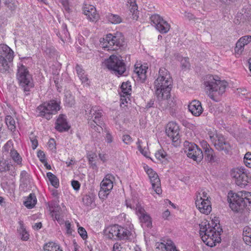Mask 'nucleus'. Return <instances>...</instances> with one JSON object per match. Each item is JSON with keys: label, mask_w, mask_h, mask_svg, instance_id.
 Returning a JSON list of instances; mask_svg holds the SVG:
<instances>
[{"label": "nucleus", "mask_w": 251, "mask_h": 251, "mask_svg": "<svg viewBox=\"0 0 251 251\" xmlns=\"http://www.w3.org/2000/svg\"><path fill=\"white\" fill-rule=\"evenodd\" d=\"M243 239L245 243L251 246V228L246 226L243 231Z\"/></svg>", "instance_id": "33"}, {"label": "nucleus", "mask_w": 251, "mask_h": 251, "mask_svg": "<svg viewBox=\"0 0 251 251\" xmlns=\"http://www.w3.org/2000/svg\"><path fill=\"white\" fill-rule=\"evenodd\" d=\"M241 42H242V44L244 46L248 45L251 42V35H246L241 37L239 39Z\"/></svg>", "instance_id": "47"}, {"label": "nucleus", "mask_w": 251, "mask_h": 251, "mask_svg": "<svg viewBox=\"0 0 251 251\" xmlns=\"http://www.w3.org/2000/svg\"><path fill=\"white\" fill-rule=\"evenodd\" d=\"M49 147L51 149H55V142L52 138L50 139L48 142Z\"/></svg>", "instance_id": "60"}, {"label": "nucleus", "mask_w": 251, "mask_h": 251, "mask_svg": "<svg viewBox=\"0 0 251 251\" xmlns=\"http://www.w3.org/2000/svg\"><path fill=\"white\" fill-rule=\"evenodd\" d=\"M104 65L117 75H122L126 71V65L121 56L111 55L104 61Z\"/></svg>", "instance_id": "8"}, {"label": "nucleus", "mask_w": 251, "mask_h": 251, "mask_svg": "<svg viewBox=\"0 0 251 251\" xmlns=\"http://www.w3.org/2000/svg\"><path fill=\"white\" fill-rule=\"evenodd\" d=\"M78 233L83 240L86 239L87 238V232L83 227H78Z\"/></svg>", "instance_id": "48"}, {"label": "nucleus", "mask_w": 251, "mask_h": 251, "mask_svg": "<svg viewBox=\"0 0 251 251\" xmlns=\"http://www.w3.org/2000/svg\"><path fill=\"white\" fill-rule=\"evenodd\" d=\"M166 155V152L161 150L158 151L155 154L156 158L160 160L164 158Z\"/></svg>", "instance_id": "50"}, {"label": "nucleus", "mask_w": 251, "mask_h": 251, "mask_svg": "<svg viewBox=\"0 0 251 251\" xmlns=\"http://www.w3.org/2000/svg\"><path fill=\"white\" fill-rule=\"evenodd\" d=\"M151 183L152 185V188L157 194H160L162 192L161 188L160 180L159 176L156 173L152 177L150 178Z\"/></svg>", "instance_id": "25"}, {"label": "nucleus", "mask_w": 251, "mask_h": 251, "mask_svg": "<svg viewBox=\"0 0 251 251\" xmlns=\"http://www.w3.org/2000/svg\"><path fill=\"white\" fill-rule=\"evenodd\" d=\"M127 6L129 7L130 13L132 14V19L137 20L138 18V12L136 0H127Z\"/></svg>", "instance_id": "28"}, {"label": "nucleus", "mask_w": 251, "mask_h": 251, "mask_svg": "<svg viewBox=\"0 0 251 251\" xmlns=\"http://www.w3.org/2000/svg\"><path fill=\"white\" fill-rule=\"evenodd\" d=\"M140 222L148 227L151 226L152 223L150 216L147 213L139 216Z\"/></svg>", "instance_id": "36"}, {"label": "nucleus", "mask_w": 251, "mask_h": 251, "mask_svg": "<svg viewBox=\"0 0 251 251\" xmlns=\"http://www.w3.org/2000/svg\"><path fill=\"white\" fill-rule=\"evenodd\" d=\"M83 13L87 18L92 22L96 21L99 19V14L97 13L96 8L92 5L84 3L83 7Z\"/></svg>", "instance_id": "15"}, {"label": "nucleus", "mask_w": 251, "mask_h": 251, "mask_svg": "<svg viewBox=\"0 0 251 251\" xmlns=\"http://www.w3.org/2000/svg\"><path fill=\"white\" fill-rule=\"evenodd\" d=\"M5 123L9 129L11 131H15L16 128L15 121L11 116L7 115L6 116Z\"/></svg>", "instance_id": "39"}, {"label": "nucleus", "mask_w": 251, "mask_h": 251, "mask_svg": "<svg viewBox=\"0 0 251 251\" xmlns=\"http://www.w3.org/2000/svg\"><path fill=\"white\" fill-rule=\"evenodd\" d=\"M114 177L111 174L107 175L100 183V189L99 192V196L101 199L107 198L109 192L113 187Z\"/></svg>", "instance_id": "11"}, {"label": "nucleus", "mask_w": 251, "mask_h": 251, "mask_svg": "<svg viewBox=\"0 0 251 251\" xmlns=\"http://www.w3.org/2000/svg\"><path fill=\"white\" fill-rule=\"evenodd\" d=\"M60 2L63 6L64 9L69 12L70 10V8L68 3V0H60Z\"/></svg>", "instance_id": "55"}, {"label": "nucleus", "mask_w": 251, "mask_h": 251, "mask_svg": "<svg viewBox=\"0 0 251 251\" xmlns=\"http://www.w3.org/2000/svg\"><path fill=\"white\" fill-rule=\"evenodd\" d=\"M231 176L235 179L236 185L241 187H245L251 182V174L244 167L233 168Z\"/></svg>", "instance_id": "7"}, {"label": "nucleus", "mask_w": 251, "mask_h": 251, "mask_svg": "<svg viewBox=\"0 0 251 251\" xmlns=\"http://www.w3.org/2000/svg\"><path fill=\"white\" fill-rule=\"evenodd\" d=\"M189 111L195 116H200L203 110L201 102L197 100L192 101L188 105Z\"/></svg>", "instance_id": "21"}, {"label": "nucleus", "mask_w": 251, "mask_h": 251, "mask_svg": "<svg viewBox=\"0 0 251 251\" xmlns=\"http://www.w3.org/2000/svg\"><path fill=\"white\" fill-rule=\"evenodd\" d=\"M31 142L32 143V148L33 150H35L38 145V141L36 139H31Z\"/></svg>", "instance_id": "64"}, {"label": "nucleus", "mask_w": 251, "mask_h": 251, "mask_svg": "<svg viewBox=\"0 0 251 251\" xmlns=\"http://www.w3.org/2000/svg\"><path fill=\"white\" fill-rule=\"evenodd\" d=\"M14 52L7 45L2 44L0 45V57L13 61Z\"/></svg>", "instance_id": "20"}, {"label": "nucleus", "mask_w": 251, "mask_h": 251, "mask_svg": "<svg viewBox=\"0 0 251 251\" xmlns=\"http://www.w3.org/2000/svg\"><path fill=\"white\" fill-rule=\"evenodd\" d=\"M210 226L207 221L199 225L200 234L203 242L207 246L212 247L217 243L221 242V234L223 232L221 227L218 226L217 223H212Z\"/></svg>", "instance_id": "1"}, {"label": "nucleus", "mask_w": 251, "mask_h": 251, "mask_svg": "<svg viewBox=\"0 0 251 251\" xmlns=\"http://www.w3.org/2000/svg\"><path fill=\"white\" fill-rule=\"evenodd\" d=\"M55 128L57 131L61 132L67 131L70 129V126L68 124L65 115H59L55 122Z\"/></svg>", "instance_id": "17"}, {"label": "nucleus", "mask_w": 251, "mask_h": 251, "mask_svg": "<svg viewBox=\"0 0 251 251\" xmlns=\"http://www.w3.org/2000/svg\"><path fill=\"white\" fill-rule=\"evenodd\" d=\"M184 152L187 156L197 162H200L203 157L201 150L194 143L185 141L183 144Z\"/></svg>", "instance_id": "10"}, {"label": "nucleus", "mask_w": 251, "mask_h": 251, "mask_svg": "<svg viewBox=\"0 0 251 251\" xmlns=\"http://www.w3.org/2000/svg\"><path fill=\"white\" fill-rule=\"evenodd\" d=\"M13 61L0 57V73L2 74L9 73Z\"/></svg>", "instance_id": "26"}, {"label": "nucleus", "mask_w": 251, "mask_h": 251, "mask_svg": "<svg viewBox=\"0 0 251 251\" xmlns=\"http://www.w3.org/2000/svg\"><path fill=\"white\" fill-rule=\"evenodd\" d=\"M17 77L25 95H27L30 89L33 88L34 84L28 71L22 64H19L18 66Z\"/></svg>", "instance_id": "6"}, {"label": "nucleus", "mask_w": 251, "mask_h": 251, "mask_svg": "<svg viewBox=\"0 0 251 251\" xmlns=\"http://www.w3.org/2000/svg\"><path fill=\"white\" fill-rule=\"evenodd\" d=\"M37 202L36 197L34 194H30L24 202L25 205L28 208H32Z\"/></svg>", "instance_id": "34"}, {"label": "nucleus", "mask_w": 251, "mask_h": 251, "mask_svg": "<svg viewBox=\"0 0 251 251\" xmlns=\"http://www.w3.org/2000/svg\"><path fill=\"white\" fill-rule=\"evenodd\" d=\"M96 157V154L94 153L90 154L88 155V161L89 164H91L93 167H96V164L94 163V159Z\"/></svg>", "instance_id": "53"}, {"label": "nucleus", "mask_w": 251, "mask_h": 251, "mask_svg": "<svg viewBox=\"0 0 251 251\" xmlns=\"http://www.w3.org/2000/svg\"><path fill=\"white\" fill-rule=\"evenodd\" d=\"M93 201V198L89 195H85L82 199V202L86 206H90Z\"/></svg>", "instance_id": "45"}, {"label": "nucleus", "mask_w": 251, "mask_h": 251, "mask_svg": "<svg viewBox=\"0 0 251 251\" xmlns=\"http://www.w3.org/2000/svg\"><path fill=\"white\" fill-rule=\"evenodd\" d=\"M11 156L12 159L18 164H21L22 162V158L19 153L15 150H11L10 152Z\"/></svg>", "instance_id": "41"}, {"label": "nucleus", "mask_w": 251, "mask_h": 251, "mask_svg": "<svg viewBox=\"0 0 251 251\" xmlns=\"http://www.w3.org/2000/svg\"><path fill=\"white\" fill-rule=\"evenodd\" d=\"M167 100L168 102L169 108H173L175 105V103L173 99L171 98L170 97V96L169 95V96L167 97Z\"/></svg>", "instance_id": "59"}, {"label": "nucleus", "mask_w": 251, "mask_h": 251, "mask_svg": "<svg viewBox=\"0 0 251 251\" xmlns=\"http://www.w3.org/2000/svg\"><path fill=\"white\" fill-rule=\"evenodd\" d=\"M108 20L112 24H118L122 22V18L118 15L108 14L107 16Z\"/></svg>", "instance_id": "40"}, {"label": "nucleus", "mask_w": 251, "mask_h": 251, "mask_svg": "<svg viewBox=\"0 0 251 251\" xmlns=\"http://www.w3.org/2000/svg\"><path fill=\"white\" fill-rule=\"evenodd\" d=\"M71 184L74 190L77 191L79 189L80 184L78 181L73 180L72 181Z\"/></svg>", "instance_id": "56"}, {"label": "nucleus", "mask_w": 251, "mask_h": 251, "mask_svg": "<svg viewBox=\"0 0 251 251\" xmlns=\"http://www.w3.org/2000/svg\"><path fill=\"white\" fill-rule=\"evenodd\" d=\"M103 48L107 50H125L126 43L123 35L121 32H116L114 35L108 34L105 37L100 40Z\"/></svg>", "instance_id": "4"}, {"label": "nucleus", "mask_w": 251, "mask_h": 251, "mask_svg": "<svg viewBox=\"0 0 251 251\" xmlns=\"http://www.w3.org/2000/svg\"><path fill=\"white\" fill-rule=\"evenodd\" d=\"M176 246L173 242L167 240L166 242L157 243L156 244V251H173Z\"/></svg>", "instance_id": "22"}, {"label": "nucleus", "mask_w": 251, "mask_h": 251, "mask_svg": "<svg viewBox=\"0 0 251 251\" xmlns=\"http://www.w3.org/2000/svg\"><path fill=\"white\" fill-rule=\"evenodd\" d=\"M119 230L117 233L116 240H125L127 239L131 235L130 231L127 228H125L119 226Z\"/></svg>", "instance_id": "30"}, {"label": "nucleus", "mask_w": 251, "mask_h": 251, "mask_svg": "<svg viewBox=\"0 0 251 251\" xmlns=\"http://www.w3.org/2000/svg\"><path fill=\"white\" fill-rule=\"evenodd\" d=\"M150 19L156 29L161 33H166L169 31L171 27L170 24L159 15H153Z\"/></svg>", "instance_id": "12"}, {"label": "nucleus", "mask_w": 251, "mask_h": 251, "mask_svg": "<svg viewBox=\"0 0 251 251\" xmlns=\"http://www.w3.org/2000/svg\"><path fill=\"white\" fill-rule=\"evenodd\" d=\"M166 133L174 143H176V145L178 144V141L179 139V127L176 123L169 122L167 125Z\"/></svg>", "instance_id": "13"}, {"label": "nucleus", "mask_w": 251, "mask_h": 251, "mask_svg": "<svg viewBox=\"0 0 251 251\" xmlns=\"http://www.w3.org/2000/svg\"><path fill=\"white\" fill-rule=\"evenodd\" d=\"M146 171L149 176V178L152 177L154 175L156 174V173L154 172L151 168H148L147 169H146Z\"/></svg>", "instance_id": "58"}, {"label": "nucleus", "mask_w": 251, "mask_h": 251, "mask_svg": "<svg viewBox=\"0 0 251 251\" xmlns=\"http://www.w3.org/2000/svg\"><path fill=\"white\" fill-rule=\"evenodd\" d=\"M44 251H60L59 247L55 243L51 242L46 243L43 247Z\"/></svg>", "instance_id": "37"}, {"label": "nucleus", "mask_w": 251, "mask_h": 251, "mask_svg": "<svg viewBox=\"0 0 251 251\" xmlns=\"http://www.w3.org/2000/svg\"><path fill=\"white\" fill-rule=\"evenodd\" d=\"M121 245L118 243H115L113 247V251H121Z\"/></svg>", "instance_id": "62"}, {"label": "nucleus", "mask_w": 251, "mask_h": 251, "mask_svg": "<svg viewBox=\"0 0 251 251\" xmlns=\"http://www.w3.org/2000/svg\"><path fill=\"white\" fill-rule=\"evenodd\" d=\"M204 89L209 97L217 101V97L222 96L225 92L227 83L224 80L216 79L213 75H207L204 81Z\"/></svg>", "instance_id": "2"}, {"label": "nucleus", "mask_w": 251, "mask_h": 251, "mask_svg": "<svg viewBox=\"0 0 251 251\" xmlns=\"http://www.w3.org/2000/svg\"><path fill=\"white\" fill-rule=\"evenodd\" d=\"M134 72L141 82H143L146 79V69L145 66L141 65L139 67H136L135 68Z\"/></svg>", "instance_id": "29"}, {"label": "nucleus", "mask_w": 251, "mask_h": 251, "mask_svg": "<svg viewBox=\"0 0 251 251\" xmlns=\"http://www.w3.org/2000/svg\"><path fill=\"white\" fill-rule=\"evenodd\" d=\"M172 79L169 72L164 68L159 71V75L154 82L155 94L170 92L172 88Z\"/></svg>", "instance_id": "5"}, {"label": "nucleus", "mask_w": 251, "mask_h": 251, "mask_svg": "<svg viewBox=\"0 0 251 251\" xmlns=\"http://www.w3.org/2000/svg\"><path fill=\"white\" fill-rule=\"evenodd\" d=\"M37 156L42 163H45L46 159L44 151L41 150L37 152Z\"/></svg>", "instance_id": "52"}, {"label": "nucleus", "mask_w": 251, "mask_h": 251, "mask_svg": "<svg viewBox=\"0 0 251 251\" xmlns=\"http://www.w3.org/2000/svg\"><path fill=\"white\" fill-rule=\"evenodd\" d=\"M201 146L204 151L203 156L204 155L206 160L211 163L219 161V158L216 155L214 150L206 141H203L201 142Z\"/></svg>", "instance_id": "14"}, {"label": "nucleus", "mask_w": 251, "mask_h": 251, "mask_svg": "<svg viewBox=\"0 0 251 251\" xmlns=\"http://www.w3.org/2000/svg\"><path fill=\"white\" fill-rule=\"evenodd\" d=\"M85 115L87 119L101 120L102 110L97 106L89 107L85 109Z\"/></svg>", "instance_id": "16"}, {"label": "nucleus", "mask_w": 251, "mask_h": 251, "mask_svg": "<svg viewBox=\"0 0 251 251\" xmlns=\"http://www.w3.org/2000/svg\"><path fill=\"white\" fill-rule=\"evenodd\" d=\"M119 229V226L114 225L107 227L104 230L105 236L109 239L116 240L117 233Z\"/></svg>", "instance_id": "24"}, {"label": "nucleus", "mask_w": 251, "mask_h": 251, "mask_svg": "<svg viewBox=\"0 0 251 251\" xmlns=\"http://www.w3.org/2000/svg\"><path fill=\"white\" fill-rule=\"evenodd\" d=\"M121 92L120 93L121 97H125L130 94L131 92V86L130 82H124L121 86Z\"/></svg>", "instance_id": "32"}, {"label": "nucleus", "mask_w": 251, "mask_h": 251, "mask_svg": "<svg viewBox=\"0 0 251 251\" xmlns=\"http://www.w3.org/2000/svg\"><path fill=\"white\" fill-rule=\"evenodd\" d=\"M229 206L234 211L239 212L246 208L251 210V193L245 191H239L233 194L228 200Z\"/></svg>", "instance_id": "3"}, {"label": "nucleus", "mask_w": 251, "mask_h": 251, "mask_svg": "<svg viewBox=\"0 0 251 251\" xmlns=\"http://www.w3.org/2000/svg\"><path fill=\"white\" fill-rule=\"evenodd\" d=\"M65 226L67 233L69 235H71L72 233V229L71 227L70 223L68 221L65 222Z\"/></svg>", "instance_id": "57"}, {"label": "nucleus", "mask_w": 251, "mask_h": 251, "mask_svg": "<svg viewBox=\"0 0 251 251\" xmlns=\"http://www.w3.org/2000/svg\"><path fill=\"white\" fill-rule=\"evenodd\" d=\"M126 204L127 207H129L131 209H135L136 214L139 216L142 215L146 212L144 209L141 206L139 203L133 202L131 203V201L126 200Z\"/></svg>", "instance_id": "27"}, {"label": "nucleus", "mask_w": 251, "mask_h": 251, "mask_svg": "<svg viewBox=\"0 0 251 251\" xmlns=\"http://www.w3.org/2000/svg\"><path fill=\"white\" fill-rule=\"evenodd\" d=\"M195 203L200 211L203 214H208L211 211L210 201H201V198L199 199L198 197L196 200Z\"/></svg>", "instance_id": "18"}, {"label": "nucleus", "mask_w": 251, "mask_h": 251, "mask_svg": "<svg viewBox=\"0 0 251 251\" xmlns=\"http://www.w3.org/2000/svg\"><path fill=\"white\" fill-rule=\"evenodd\" d=\"M214 146L216 149L220 151H224L227 154L231 149L230 144L223 137L219 136L215 141Z\"/></svg>", "instance_id": "19"}, {"label": "nucleus", "mask_w": 251, "mask_h": 251, "mask_svg": "<svg viewBox=\"0 0 251 251\" xmlns=\"http://www.w3.org/2000/svg\"><path fill=\"white\" fill-rule=\"evenodd\" d=\"M142 141L138 140L137 144L138 145V149L140 152L145 156H147L148 151L145 148L143 149L141 146Z\"/></svg>", "instance_id": "49"}, {"label": "nucleus", "mask_w": 251, "mask_h": 251, "mask_svg": "<svg viewBox=\"0 0 251 251\" xmlns=\"http://www.w3.org/2000/svg\"><path fill=\"white\" fill-rule=\"evenodd\" d=\"M244 164L248 168H251V152H247L244 157Z\"/></svg>", "instance_id": "44"}, {"label": "nucleus", "mask_w": 251, "mask_h": 251, "mask_svg": "<svg viewBox=\"0 0 251 251\" xmlns=\"http://www.w3.org/2000/svg\"><path fill=\"white\" fill-rule=\"evenodd\" d=\"M181 67L183 69H188L190 67V63L188 58H183L181 60Z\"/></svg>", "instance_id": "51"}, {"label": "nucleus", "mask_w": 251, "mask_h": 251, "mask_svg": "<svg viewBox=\"0 0 251 251\" xmlns=\"http://www.w3.org/2000/svg\"><path fill=\"white\" fill-rule=\"evenodd\" d=\"M239 40H238L236 44V46L234 49V51L236 54H241L243 51L245 46L242 44Z\"/></svg>", "instance_id": "42"}, {"label": "nucleus", "mask_w": 251, "mask_h": 251, "mask_svg": "<svg viewBox=\"0 0 251 251\" xmlns=\"http://www.w3.org/2000/svg\"><path fill=\"white\" fill-rule=\"evenodd\" d=\"M60 109V102L52 100L48 102H44L37 108L38 116L50 120L52 115L55 114Z\"/></svg>", "instance_id": "9"}, {"label": "nucleus", "mask_w": 251, "mask_h": 251, "mask_svg": "<svg viewBox=\"0 0 251 251\" xmlns=\"http://www.w3.org/2000/svg\"><path fill=\"white\" fill-rule=\"evenodd\" d=\"M199 198V199H200V198H201V201H210L209 197L208 196L207 193L201 190L200 192L199 193V195L197 196V199Z\"/></svg>", "instance_id": "46"}, {"label": "nucleus", "mask_w": 251, "mask_h": 251, "mask_svg": "<svg viewBox=\"0 0 251 251\" xmlns=\"http://www.w3.org/2000/svg\"><path fill=\"white\" fill-rule=\"evenodd\" d=\"M123 141L127 145H129L132 142V138L129 135H124L122 138Z\"/></svg>", "instance_id": "54"}, {"label": "nucleus", "mask_w": 251, "mask_h": 251, "mask_svg": "<svg viewBox=\"0 0 251 251\" xmlns=\"http://www.w3.org/2000/svg\"><path fill=\"white\" fill-rule=\"evenodd\" d=\"M65 103L70 107H72L75 104L74 97L70 93L65 95Z\"/></svg>", "instance_id": "43"}, {"label": "nucleus", "mask_w": 251, "mask_h": 251, "mask_svg": "<svg viewBox=\"0 0 251 251\" xmlns=\"http://www.w3.org/2000/svg\"><path fill=\"white\" fill-rule=\"evenodd\" d=\"M169 94L170 93H168V94L165 93H161L160 94H156L158 100V107L160 109L164 110L169 108L167 100V97L169 96Z\"/></svg>", "instance_id": "23"}, {"label": "nucleus", "mask_w": 251, "mask_h": 251, "mask_svg": "<svg viewBox=\"0 0 251 251\" xmlns=\"http://www.w3.org/2000/svg\"><path fill=\"white\" fill-rule=\"evenodd\" d=\"M75 69L78 76L79 75H81L82 74H84V70L81 68V67L79 65H76L75 67Z\"/></svg>", "instance_id": "61"}, {"label": "nucleus", "mask_w": 251, "mask_h": 251, "mask_svg": "<svg viewBox=\"0 0 251 251\" xmlns=\"http://www.w3.org/2000/svg\"><path fill=\"white\" fill-rule=\"evenodd\" d=\"M19 224L20 227L18 229V231L21 236V239L23 240L27 241L29 239V235L25 227L24 223L23 221H20Z\"/></svg>", "instance_id": "35"}, {"label": "nucleus", "mask_w": 251, "mask_h": 251, "mask_svg": "<svg viewBox=\"0 0 251 251\" xmlns=\"http://www.w3.org/2000/svg\"><path fill=\"white\" fill-rule=\"evenodd\" d=\"M88 125L91 127V128L95 130V131L100 133L102 130V128L101 126L102 125V121L101 120L94 119H87Z\"/></svg>", "instance_id": "31"}, {"label": "nucleus", "mask_w": 251, "mask_h": 251, "mask_svg": "<svg viewBox=\"0 0 251 251\" xmlns=\"http://www.w3.org/2000/svg\"><path fill=\"white\" fill-rule=\"evenodd\" d=\"M47 176L50 184L55 188H57L59 187V183L57 177L51 172L47 174Z\"/></svg>", "instance_id": "38"}, {"label": "nucleus", "mask_w": 251, "mask_h": 251, "mask_svg": "<svg viewBox=\"0 0 251 251\" xmlns=\"http://www.w3.org/2000/svg\"><path fill=\"white\" fill-rule=\"evenodd\" d=\"M184 16L189 20H192L195 19V16L194 15L189 12H185L184 14Z\"/></svg>", "instance_id": "63"}]
</instances>
